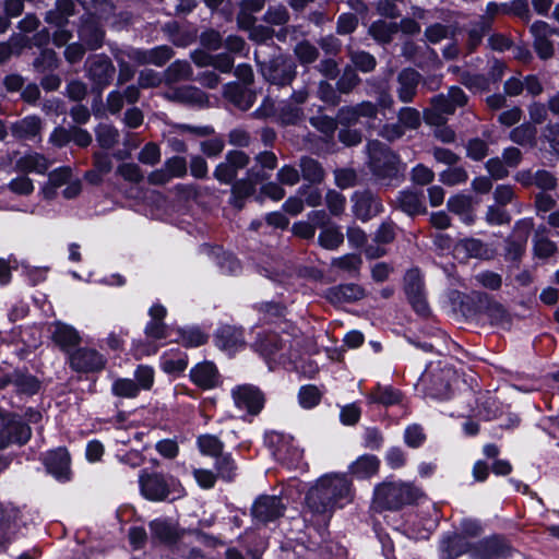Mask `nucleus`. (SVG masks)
Masks as SVG:
<instances>
[{"mask_svg": "<svg viewBox=\"0 0 559 559\" xmlns=\"http://www.w3.org/2000/svg\"><path fill=\"white\" fill-rule=\"evenodd\" d=\"M352 500L350 483L344 475L322 476L307 495V506L314 513H326Z\"/></svg>", "mask_w": 559, "mask_h": 559, "instance_id": "obj_1", "label": "nucleus"}, {"mask_svg": "<svg viewBox=\"0 0 559 559\" xmlns=\"http://www.w3.org/2000/svg\"><path fill=\"white\" fill-rule=\"evenodd\" d=\"M419 496V489L411 484L389 481L376 487L373 502L378 508L397 509L417 501Z\"/></svg>", "mask_w": 559, "mask_h": 559, "instance_id": "obj_2", "label": "nucleus"}, {"mask_svg": "<svg viewBox=\"0 0 559 559\" xmlns=\"http://www.w3.org/2000/svg\"><path fill=\"white\" fill-rule=\"evenodd\" d=\"M254 349L263 357L272 370L273 365L286 364L293 360V355L289 353L288 338L282 337L277 333L270 332L259 336L254 343Z\"/></svg>", "mask_w": 559, "mask_h": 559, "instance_id": "obj_3", "label": "nucleus"}, {"mask_svg": "<svg viewBox=\"0 0 559 559\" xmlns=\"http://www.w3.org/2000/svg\"><path fill=\"white\" fill-rule=\"evenodd\" d=\"M265 443L273 456L289 468H302V451L294 443L292 437L272 431L265 435Z\"/></svg>", "mask_w": 559, "mask_h": 559, "instance_id": "obj_4", "label": "nucleus"}, {"mask_svg": "<svg viewBox=\"0 0 559 559\" xmlns=\"http://www.w3.org/2000/svg\"><path fill=\"white\" fill-rule=\"evenodd\" d=\"M140 488L142 495L152 501H160L170 497L176 499L182 492L180 484L175 478H166L158 474L141 475Z\"/></svg>", "mask_w": 559, "mask_h": 559, "instance_id": "obj_5", "label": "nucleus"}, {"mask_svg": "<svg viewBox=\"0 0 559 559\" xmlns=\"http://www.w3.org/2000/svg\"><path fill=\"white\" fill-rule=\"evenodd\" d=\"M31 435V428L19 416L0 413V450L11 444H24Z\"/></svg>", "mask_w": 559, "mask_h": 559, "instance_id": "obj_6", "label": "nucleus"}, {"mask_svg": "<svg viewBox=\"0 0 559 559\" xmlns=\"http://www.w3.org/2000/svg\"><path fill=\"white\" fill-rule=\"evenodd\" d=\"M513 549L508 542L499 536H492L473 544L469 550L471 559H509Z\"/></svg>", "mask_w": 559, "mask_h": 559, "instance_id": "obj_7", "label": "nucleus"}, {"mask_svg": "<svg viewBox=\"0 0 559 559\" xmlns=\"http://www.w3.org/2000/svg\"><path fill=\"white\" fill-rule=\"evenodd\" d=\"M236 407L249 414H258L264 404L262 393L253 385H238L231 391Z\"/></svg>", "mask_w": 559, "mask_h": 559, "instance_id": "obj_8", "label": "nucleus"}, {"mask_svg": "<svg viewBox=\"0 0 559 559\" xmlns=\"http://www.w3.org/2000/svg\"><path fill=\"white\" fill-rule=\"evenodd\" d=\"M248 162L249 157L243 152H229L226 160L216 167L214 176L223 183H230L237 176L238 170L246 167Z\"/></svg>", "mask_w": 559, "mask_h": 559, "instance_id": "obj_9", "label": "nucleus"}, {"mask_svg": "<svg viewBox=\"0 0 559 559\" xmlns=\"http://www.w3.org/2000/svg\"><path fill=\"white\" fill-rule=\"evenodd\" d=\"M405 292L413 308L419 314L428 312V305L423 290V281L417 270H411L405 276Z\"/></svg>", "mask_w": 559, "mask_h": 559, "instance_id": "obj_10", "label": "nucleus"}, {"mask_svg": "<svg viewBox=\"0 0 559 559\" xmlns=\"http://www.w3.org/2000/svg\"><path fill=\"white\" fill-rule=\"evenodd\" d=\"M105 358L95 349L81 348L70 357L71 367L78 371H98L105 367Z\"/></svg>", "mask_w": 559, "mask_h": 559, "instance_id": "obj_11", "label": "nucleus"}, {"mask_svg": "<svg viewBox=\"0 0 559 559\" xmlns=\"http://www.w3.org/2000/svg\"><path fill=\"white\" fill-rule=\"evenodd\" d=\"M284 512V506L275 496H264L255 500L252 507L253 518L262 523L274 521Z\"/></svg>", "mask_w": 559, "mask_h": 559, "instance_id": "obj_12", "label": "nucleus"}, {"mask_svg": "<svg viewBox=\"0 0 559 559\" xmlns=\"http://www.w3.org/2000/svg\"><path fill=\"white\" fill-rule=\"evenodd\" d=\"M47 471L58 480L70 479V455L64 448L50 451L45 457Z\"/></svg>", "mask_w": 559, "mask_h": 559, "instance_id": "obj_13", "label": "nucleus"}, {"mask_svg": "<svg viewBox=\"0 0 559 559\" xmlns=\"http://www.w3.org/2000/svg\"><path fill=\"white\" fill-rule=\"evenodd\" d=\"M216 345L228 355H234L245 347L242 330L229 325L221 328L216 335Z\"/></svg>", "mask_w": 559, "mask_h": 559, "instance_id": "obj_14", "label": "nucleus"}, {"mask_svg": "<svg viewBox=\"0 0 559 559\" xmlns=\"http://www.w3.org/2000/svg\"><path fill=\"white\" fill-rule=\"evenodd\" d=\"M88 76L97 85L104 86L109 83L114 74V67L106 56H94L88 59Z\"/></svg>", "mask_w": 559, "mask_h": 559, "instance_id": "obj_15", "label": "nucleus"}, {"mask_svg": "<svg viewBox=\"0 0 559 559\" xmlns=\"http://www.w3.org/2000/svg\"><path fill=\"white\" fill-rule=\"evenodd\" d=\"M454 110V105L447 96L438 95L432 98L431 107L425 110L424 119L430 126H439L444 122V116L453 114Z\"/></svg>", "mask_w": 559, "mask_h": 559, "instance_id": "obj_16", "label": "nucleus"}, {"mask_svg": "<svg viewBox=\"0 0 559 559\" xmlns=\"http://www.w3.org/2000/svg\"><path fill=\"white\" fill-rule=\"evenodd\" d=\"M151 321L145 328L147 338L152 341L164 340L170 336V331L162 323L166 316V308L159 304H155L150 308Z\"/></svg>", "mask_w": 559, "mask_h": 559, "instance_id": "obj_17", "label": "nucleus"}, {"mask_svg": "<svg viewBox=\"0 0 559 559\" xmlns=\"http://www.w3.org/2000/svg\"><path fill=\"white\" fill-rule=\"evenodd\" d=\"M473 547L462 535L457 533L445 536L440 543V556L442 559H455L463 554H468Z\"/></svg>", "mask_w": 559, "mask_h": 559, "instance_id": "obj_18", "label": "nucleus"}, {"mask_svg": "<svg viewBox=\"0 0 559 559\" xmlns=\"http://www.w3.org/2000/svg\"><path fill=\"white\" fill-rule=\"evenodd\" d=\"M454 255L462 260L468 258L487 259L491 255V250L477 239L465 238L454 246Z\"/></svg>", "mask_w": 559, "mask_h": 559, "instance_id": "obj_19", "label": "nucleus"}, {"mask_svg": "<svg viewBox=\"0 0 559 559\" xmlns=\"http://www.w3.org/2000/svg\"><path fill=\"white\" fill-rule=\"evenodd\" d=\"M191 380L203 389H212L218 383V371L214 364L204 361L190 371Z\"/></svg>", "mask_w": 559, "mask_h": 559, "instance_id": "obj_20", "label": "nucleus"}, {"mask_svg": "<svg viewBox=\"0 0 559 559\" xmlns=\"http://www.w3.org/2000/svg\"><path fill=\"white\" fill-rule=\"evenodd\" d=\"M262 72L270 82L277 85L290 83L295 76L293 63L286 61H274L270 67L264 68Z\"/></svg>", "mask_w": 559, "mask_h": 559, "instance_id": "obj_21", "label": "nucleus"}, {"mask_svg": "<svg viewBox=\"0 0 559 559\" xmlns=\"http://www.w3.org/2000/svg\"><path fill=\"white\" fill-rule=\"evenodd\" d=\"M166 97L170 100L197 106H202L207 102L206 95L194 86H181L174 88L166 94Z\"/></svg>", "mask_w": 559, "mask_h": 559, "instance_id": "obj_22", "label": "nucleus"}, {"mask_svg": "<svg viewBox=\"0 0 559 559\" xmlns=\"http://www.w3.org/2000/svg\"><path fill=\"white\" fill-rule=\"evenodd\" d=\"M171 55L169 47L160 46L147 51L135 50L130 57L140 64L152 63L160 67L171 58Z\"/></svg>", "mask_w": 559, "mask_h": 559, "instance_id": "obj_23", "label": "nucleus"}, {"mask_svg": "<svg viewBox=\"0 0 559 559\" xmlns=\"http://www.w3.org/2000/svg\"><path fill=\"white\" fill-rule=\"evenodd\" d=\"M380 461L377 456L371 454H365L354 461L350 466V473L359 479L369 478L377 474L379 469Z\"/></svg>", "mask_w": 559, "mask_h": 559, "instance_id": "obj_24", "label": "nucleus"}, {"mask_svg": "<svg viewBox=\"0 0 559 559\" xmlns=\"http://www.w3.org/2000/svg\"><path fill=\"white\" fill-rule=\"evenodd\" d=\"M15 167L22 173L44 174L48 167V160L38 153H27L15 162Z\"/></svg>", "mask_w": 559, "mask_h": 559, "instance_id": "obj_25", "label": "nucleus"}, {"mask_svg": "<svg viewBox=\"0 0 559 559\" xmlns=\"http://www.w3.org/2000/svg\"><path fill=\"white\" fill-rule=\"evenodd\" d=\"M17 515L19 511L12 508L2 516L0 521V550L4 549L15 536L19 528Z\"/></svg>", "mask_w": 559, "mask_h": 559, "instance_id": "obj_26", "label": "nucleus"}, {"mask_svg": "<svg viewBox=\"0 0 559 559\" xmlns=\"http://www.w3.org/2000/svg\"><path fill=\"white\" fill-rule=\"evenodd\" d=\"M364 289L355 284L340 285L329 290L328 298L335 304L350 302L364 297Z\"/></svg>", "mask_w": 559, "mask_h": 559, "instance_id": "obj_27", "label": "nucleus"}, {"mask_svg": "<svg viewBox=\"0 0 559 559\" xmlns=\"http://www.w3.org/2000/svg\"><path fill=\"white\" fill-rule=\"evenodd\" d=\"M419 75L412 69L403 70L399 75V96L403 102H409L415 95Z\"/></svg>", "mask_w": 559, "mask_h": 559, "instance_id": "obj_28", "label": "nucleus"}, {"mask_svg": "<svg viewBox=\"0 0 559 559\" xmlns=\"http://www.w3.org/2000/svg\"><path fill=\"white\" fill-rule=\"evenodd\" d=\"M193 60L200 67L212 66L222 72H229L234 64L233 58L227 53L210 56L203 52H198L193 56Z\"/></svg>", "mask_w": 559, "mask_h": 559, "instance_id": "obj_29", "label": "nucleus"}, {"mask_svg": "<svg viewBox=\"0 0 559 559\" xmlns=\"http://www.w3.org/2000/svg\"><path fill=\"white\" fill-rule=\"evenodd\" d=\"M377 109L374 105L369 102L361 103L356 107H347L341 109L338 114V119L342 123H354L358 120L360 116L364 117H374Z\"/></svg>", "mask_w": 559, "mask_h": 559, "instance_id": "obj_30", "label": "nucleus"}, {"mask_svg": "<svg viewBox=\"0 0 559 559\" xmlns=\"http://www.w3.org/2000/svg\"><path fill=\"white\" fill-rule=\"evenodd\" d=\"M53 341L63 349H69L80 342V335L70 325L57 323L52 332Z\"/></svg>", "mask_w": 559, "mask_h": 559, "instance_id": "obj_31", "label": "nucleus"}, {"mask_svg": "<svg viewBox=\"0 0 559 559\" xmlns=\"http://www.w3.org/2000/svg\"><path fill=\"white\" fill-rule=\"evenodd\" d=\"M188 361L183 353L170 350L160 357V368L166 373H180L187 368Z\"/></svg>", "mask_w": 559, "mask_h": 559, "instance_id": "obj_32", "label": "nucleus"}, {"mask_svg": "<svg viewBox=\"0 0 559 559\" xmlns=\"http://www.w3.org/2000/svg\"><path fill=\"white\" fill-rule=\"evenodd\" d=\"M370 403H380L385 406L394 405L401 402V393L392 386L378 384L377 388L367 396Z\"/></svg>", "mask_w": 559, "mask_h": 559, "instance_id": "obj_33", "label": "nucleus"}, {"mask_svg": "<svg viewBox=\"0 0 559 559\" xmlns=\"http://www.w3.org/2000/svg\"><path fill=\"white\" fill-rule=\"evenodd\" d=\"M368 152L371 166L378 175L382 174V157L389 165H393L394 163L395 156L386 151L384 146L378 142L369 143Z\"/></svg>", "mask_w": 559, "mask_h": 559, "instance_id": "obj_34", "label": "nucleus"}, {"mask_svg": "<svg viewBox=\"0 0 559 559\" xmlns=\"http://www.w3.org/2000/svg\"><path fill=\"white\" fill-rule=\"evenodd\" d=\"M79 36L88 48L96 49L102 45L104 33L98 27L95 21L86 22L79 29Z\"/></svg>", "mask_w": 559, "mask_h": 559, "instance_id": "obj_35", "label": "nucleus"}, {"mask_svg": "<svg viewBox=\"0 0 559 559\" xmlns=\"http://www.w3.org/2000/svg\"><path fill=\"white\" fill-rule=\"evenodd\" d=\"M354 209L357 217L362 221H367L380 212L381 204L371 195H361L357 199Z\"/></svg>", "mask_w": 559, "mask_h": 559, "instance_id": "obj_36", "label": "nucleus"}, {"mask_svg": "<svg viewBox=\"0 0 559 559\" xmlns=\"http://www.w3.org/2000/svg\"><path fill=\"white\" fill-rule=\"evenodd\" d=\"M206 335L198 328L179 329L177 331L176 342L187 347H197L206 342Z\"/></svg>", "mask_w": 559, "mask_h": 559, "instance_id": "obj_37", "label": "nucleus"}, {"mask_svg": "<svg viewBox=\"0 0 559 559\" xmlns=\"http://www.w3.org/2000/svg\"><path fill=\"white\" fill-rule=\"evenodd\" d=\"M448 207L451 212L460 215L465 223L472 222V200L469 197L455 195L450 198L448 201Z\"/></svg>", "mask_w": 559, "mask_h": 559, "instance_id": "obj_38", "label": "nucleus"}, {"mask_svg": "<svg viewBox=\"0 0 559 559\" xmlns=\"http://www.w3.org/2000/svg\"><path fill=\"white\" fill-rule=\"evenodd\" d=\"M399 202L402 210L411 215L419 214L425 211L420 197L415 192H401Z\"/></svg>", "mask_w": 559, "mask_h": 559, "instance_id": "obj_39", "label": "nucleus"}, {"mask_svg": "<svg viewBox=\"0 0 559 559\" xmlns=\"http://www.w3.org/2000/svg\"><path fill=\"white\" fill-rule=\"evenodd\" d=\"M111 391L116 396L133 399L139 394V385L131 379L119 378L114 381Z\"/></svg>", "mask_w": 559, "mask_h": 559, "instance_id": "obj_40", "label": "nucleus"}, {"mask_svg": "<svg viewBox=\"0 0 559 559\" xmlns=\"http://www.w3.org/2000/svg\"><path fill=\"white\" fill-rule=\"evenodd\" d=\"M321 393L314 385H304L298 393V401L302 408L310 409L319 404Z\"/></svg>", "mask_w": 559, "mask_h": 559, "instance_id": "obj_41", "label": "nucleus"}, {"mask_svg": "<svg viewBox=\"0 0 559 559\" xmlns=\"http://www.w3.org/2000/svg\"><path fill=\"white\" fill-rule=\"evenodd\" d=\"M344 240L342 231L336 227H328L319 235V242L325 249H336Z\"/></svg>", "mask_w": 559, "mask_h": 559, "instance_id": "obj_42", "label": "nucleus"}, {"mask_svg": "<svg viewBox=\"0 0 559 559\" xmlns=\"http://www.w3.org/2000/svg\"><path fill=\"white\" fill-rule=\"evenodd\" d=\"M198 445L201 453L210 456H217L223 451V443L217 437L212 435L199 437Z\"/></svg>", "mask_w": 559, "mask_h": 559, "instance_id": "obj_43", "label": "nucleus"}, {"mask_svg": "<svg viewBox=\"0 0 559 559\" xmlns=\"http://www.w3.org/2000/svg\"><path fill=\"white\" fill-rule=\"evenodd\" d=\"M40 129V121L36 117H26L14 126V132L21 138H34Z\"/></svg>", "mask_w": 559, "mask_h": 559, "instance_id": "obj_44", "label": "nucleus"}, {"mask_svg": "<svg viewBox=\"0 0 559 559\" xmlns=\"http://www.w3.org/2000/svg\"><path fill=\"white\" fill-rule=\"evenodd\" d=\"M302 176L306 180L319 182L323 178V169L312 158H302L300 163Z\"/></svg>", "mask_w": 559, "mask_h": 559, "instance_id": "obj_45", "label": "nucleus"}, {"mask_svg": "<svg viewBox=\"0 0 559 559\" xmlns=\"http://www.w3.org/2000/svg\"><path fill=\"white\" fill-rule=\"evenodd\" d=\"M534 250L536 255L540 258H548L556 251V245L545 236L544 231L537 230L535 235Z\"/></svg>", "mask_w": 559, "mask_h": 559, "instance_id": "obj_46", "label": "nucleus"}, {"mask_svg": "<svg viewBox=\"0 0 559 559\" xmlns=\"http://www.w3.org/2000/svg\"><path fill=\"white\" fill-rule=\"evenodd\" d=\"M191 74V68L188 62L176 61L165 72L168 82H175L182 79H188Z\"/></svg>", "mask_w": 559, "mask_h": 559, "instance_id": "obj_47", "label": "nucleus"}, {"mask_svg": "<svg viewBox=\"0 0 559 559\" xmlns=\"http://www.w3.org/2000/svg\"><path fill=\"white\" fill-rule=\"evenodd\" d=\"M535 133L536 130L533 126L524 123L514 128L510 133V138L518 144H526L532 142V140L535 138Z\"/></svg>", "mask_w": 559, "mask_h": 559, "instance_id": "obj_48", "label": "nucleus"}, {"mask_svg": "<svg viewBox=\"0 0 559 559\" xmlns=\"http://www.w3.org/2000/svg\"><path fill=\"white\" fill-rule=\"evenodd\" d=\"M139 390H150L154 383V369L150 366L141 365L134 372Z\"/></svg>", "mask_w": 559, "mask_h": 559, "instance_id": "obj_49", "label": "nucleus"}, {"mask_svg": "<svg viewBox=\"0 0 559 559\" xmlns=\"http://www.w3.org/2000/svg\"><path fill=\"white\" fill-rule=\"evenodd\" d=\"M399 123L405 129H417L420 126V115L414 108H403L399 114Z\"/></svg>", "mask_w": 559, "mask_h": 559, "instance_id": "obj_50", "label": "nucleus"}, {"mask_svg": "<svg viewBox=\"0 0 559 559\" xmlns=\"http://www.w3.org/2000/svg\"><path fill=\"white\" fill-rule=\"evenodd\" d=\"M394 32L395 26L383 21L374 22L370 27V34L374 39L383 43L389 41Z\"/></svg>", "mask_w": 559, "mask_h": 559, "instance_id": "obj_51", "label": "nucleus"}, {"mask_svg": "<svg viewBox=\"0 0 559 559\" xmlns=\"http://www.w3.org/2000/svg\"><path fill=\"white\" fill-rule=\"evenodd\" d=\"M151 531L155 537L163 542H170L174 539L173 527L163 520H155L150 524Z\"/></svg>", "mask_w": 559, "mask_h": 559, "instance_id": "obj_52", "label": "nucleus"}, {"mask_svg": "<svg viewBox=\"0 0 559 559\" xmlns=\"http://www.w3.org/2000/svg\"><path fill=\"white\" fill-rule=\"evenodd\" d=\"M332 264L333 266L342 269L346 272L354 273L360 267L361 259L357 254H346L344 257L334 259Z\"/></svg>", "mask_w": 559, "mask_h": 559, "instance_id": "obj_53", "label": "nucleus"}, {"mask_svg": "<svg viewBox=\"0 0 559 559\" xmlns=\"http://www.w3.org/2000/svg\"><path fill=\"white\" fill-rule=\"evenodd\" d=\"M260 180L257 176L252 179V175L250 174L249 181H239L233 187V195L235 198V205L240 206L237 202V198L248 197L253 193L255 183Z\"/></svg>", "mask_w": 559, "mask_h": 559, "instance_id": "obj_54", "label": "nucleus"}, {"mask_svg": "<svg viewBox=\"0 0 559 559\" xmlns=\"http://www.w3.org/2000/svg\"><path fill=\"white\" fill-rule=\"evenodd\" d=\"M73 3L70 0H59L58 1V11L59 13L49 12L47 14V21L49 23H56L58 25H62L63 19L72 14Z\"/></svg>", "mask_w": 559, "mask_h": 559, "instance_id": "obj_55", "label": "nucleus"}, {"mask_svg": "<svg viewBox=\"0 0 559 559\" xmlns=\"http://www.w3.org/2000/svg\"><path fill=\"white\" fill-rule=\"evenodd\" d=\"M361 415L360 408L355 404H347L341 408L340 420L343 425L353 426L358 423Z\"/></svg>", "mask_w": 559, "mask_h": 559, "instance_id": "obj_56", "label": "nucleus"}, {"mask_svg": "<svg viewBox=\"0 0 559 559\" xmlns=\"http://www.w3.org/2000/svg\"><path fill=\"white\" fill-rule=\"evenodd\" d=\"M295 53L301 63H311L318 58V50L307 41L299 43Z\"/></svg>", "mask_w": 559, "mask_h": 559, "instance_id": "obj_57", "label": "nucleus"}, {"mask_svg": "<svg viewBox=\"0 0 559 559\" xmlns=\"http://www.w3.org/2000/svg\"><path fill=\"white\" fill-rule=\"evenodd\" d=\"M440 179L443 183L453 186L464 182L467 179V174L463 168L454 167L444 170Z\"/></svg>", "mask_w": 559, "mask_h": 559, "instance_id": "obj_58", "label": "nucleus"}, {"mask_svg": "<svg viewBox=\"0 0 559 559\" xmlns=\"http://www.w3.org/2000/svg\"><path fill=\"white\" fill-rule=\"evenodd\" d=\"M404 439L407 445L417 448L424 442L425 435L420 426L411 425L405 429Z\"/></svg>", "mask_w": 559, "mask_h": 559, "instance_id": "obj_59", "label": "nucleus"}, {"mask_svg": "<svg viewBox=\"0 0 559 559\" xmlns=\"http://www.w3.org/2000/svg\"><path fill=\"white\" fill-rule=\"evenodd\" d=\"M9 188L17 194H29L34 190V185L28 177L22 176L11 180Z\"/></svg>", "mask_w": 559, "mask_h": 559, "instance_id": "obj_60", "label": "nucleus"}, {"mask_svg": "<svg viewBox=\"0 0 559 559\" xmlns=\"http://www.w3.org/2000/svg\"><path fill=\"white\" fill-rule=\"evenodd\" d=\"M287 20H288L287 11L282 5L270 8L265 14V21L267 23L275 24V25L285 24L287 22Z\"/></svg>", "mask_w": 559, "mask_h": 559, "instance_id": "obj_61", "label": "nucleus"}, {"mask_svg": "<svg viewBox=\"0 0 559 559\" xmlns=\"http://www.w3.org/2000/svg\"><path fill=\"white\" fill-rule=\"evenodd\" d=\"M160 158L159 148L152 143L146 144L143 150L140 152L139 159L140 162L147 164V165H154L156 164Z\"/></svg>", "mask_w": 559, "mask_h": 559, "instance_id": "obj_62", "label": "nucleus"}, {"mask_svg": "<svg viewBox=\"0 0 559 559\" xmlns=\"http://www.w3.org/2000/svg\"><path fill=\"white\" fill-rule=\"evenodd\" d=\"M352 60L354 64L364 72L371 71L376 66L374 58L364 51L353 55Z\"/></svg>", "mask_w": 559, "mask_h": 559, "instance_id": "obj_63", "label": "nucleus"}, {"mask_svg": "<svg viewBox=\"0 0 559 559\" xmlns=\"http://www.w3.org/2000/svg\"><path fill=\"white\" fill-rule=\"evenodd\" d=\"M216 467L221 477L225 479H231L235 473V464L230 456L225 455L217 460Z\"/></svg>", "mask_w": 559, "mask_h": 559, "instance_id": "obj_64", "label": "nucleus"}]
</instances>
